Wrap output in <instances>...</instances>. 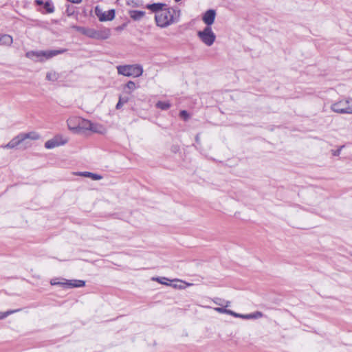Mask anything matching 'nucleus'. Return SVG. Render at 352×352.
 <instances>
[{"label": "nucleus", "mask_w": 352, "mask_h": 352, "mask_svg": "<svg viewBox=\"0 0 352 352\" xmlns=\"http://www.w3.org/2000/svg\"><path fill=\"white\" fill-rule=\"evenodd\" d=\"M180 10L167 6L160 14H156L155 20L157 26L164 28L179 21Z\"/></svg>", "instance_id": "1"}, {"label": "nucleus", "mask_w": 352, "mask_h": 352, "mask_svg": "<svg viewBox=\"0 0 352 352\" xmlns=\"http://www.w3.org/2000/svg\"><path fill=\"white\" fill-rule=\"evenodd\" d=\"M66 52V50H48V51H30L25 54L26 57L30 58L34 61L41 60L39 59L41 57H45L48 59L53 56L61 54Z\"/></svg>", "instance_id": "2"}, {"label": "nucleus", "mask_w": 352, "mask_h": 352, "mask_svg": "<svg viewBox=\"0 0 352 352\" xmlns=\"http://www.w3.org/2000/svg\"><path fill=\"white\" fill-rule=\"evenodd\" d=\"M118 73L124 76L139 77L142 75V67L139 65H119L117 67Z\"/></svg>", "instance_id": "3"}, {"label": "nucleus", "mask_w": 352, "mask_h": 352, "mask_svg": "<svg viewBox=\"0 0 352 352\" xmlns=\"http://www.w3.org/2000/svg\"><path fill=\"white\" fill-rule=\"evenodd\" d=\"M199 39L207 46H211L216 39V35L212 32V28L206 26L201 31L197 32Z\"/></svg>", "instance_id": "4"}, {"label": "nucleus", "mask_w": 352, "mask_h": 352, "mask_svg": "<svg viewBox=\"0 0 352 352\" xmlns=\"http://www.w3.org/2000/svg\"><path fill=\"white\" fill-rule=\"evenodd\" d=\"M34 4L42 6L37 9V11L42 14H52L55 11V7L52 0H34Z\"/></svg>", "instance_id": "5"}, {"label": "nucleus", "mask_w": 352, "mask_h": 352, "mask_svg": "<svg viewBox=\"0 0 352 352\" xmlns=\"http://www.w3.org/2000/svg\"><path fill=\"white\" fill-rule=\"evenodd\" d=\"M95 14L100 21H112L115 18V10L113 9L109 10L107 12H103L99 6H96Z\"/></svg>", "instance_id": "6"}, {"label": "nucleus", "mask_w": 352, "mask_h": 352, "mask_svg": "<svg viewBox=\"0 0 352 352\" xmlns=\"http://www.w3.org/2000/svg\"><path fill=\"white\" fill-rule=\"evenodd\" d=\"M349 100H340L331 105V110L338 113H349Z\"/></svg>", "instance_id": "7"}, {"label": "nucleus", "mask_w": 352, "mask_h": 352, "mask_svg": "<svg viewBox=\"0 0 352 352\" xmlns=\"http://www.w3.org/2000/svg\"><path fill=\"white\" fill-rule=\"evenodd\" d=\"M72 28L90 38H98L99 36V32L93 28H88L78 25H73Z\"/></svg>", "instance_id": "8"}, {"label": "nucleus", "mask_w": 352, "mask_h": 352, "mask_svg": "<svg viewBox=\"0 0 352 352\" xmlns=\"http://www.w3.org/2000/svg\"><path fill=\"white\" fill-rule=\"evenodd\" d=\"M81 130H89L94 132L97 131L94 124L91 121L79 117L78 132Z\"/></svg>", "instance_id": "9"}, {"label": "nucleus", "mask_w": 352, "mask_h": 352, "mask_svg": "<svg viewBox=\"0 0 352 352\" xmlns=\"http://www.w3.org/2000/svg\"><path fill=\"white\" fill-rule=\"evenodd\" d=\"M67 140L66 139L63 140L61 137L56 136L53 139L47 141L45 144L46 148L51 149L54 147L63 145L66 144Z\"/></svg>", "instance_id": "10"}, {"label": "nucleus", "mask_w": 352, "mask_h": 352, "mask_svg": "<svg viewBox=\"0 0 352 352\" xmlns=\"http://www.w3.org/2000/svg\"><path fill=\"white\" fill-rule=\"evenodd\" d=\"M216 16V12L214 10H208L203 15L202 20L206 26L210 27L214 23Z\"/></svg>", "instance_id": "11"}, {"label": "nucleus", "mask_w": 352, "mask_h": 352, "mask_svg": "<svg viewBox=\"0 0 352 352\" xmlns=\"http://www.w3.org/2000/svg\"><path fill=\"white\" fill-rule=\"evenodd\" d=\"M168 6L163 3H154L147 4L146 8L156 14H160Z\"/></svg>", "instance_id": "12"}, {"label": "nucleus", "mask_w": 352, "mask_h": 352, "mask_svg": "<svg viewBox=\"0 0 352 352\" xmlns=\"http://www.w3.org/2000/svg\"><path fill=\"white\" fill-rule=\"evenodd\" d=\"M65 280L64 287L67 288L82 287L85 285V281L82 280Z\"/></svg>", "instance_id": "13"}, {"label": "nucleus", "mask_w": 352, "mask_h": 352, "mask_svg": "<svg viewBox=\"0 0 352 352\" xmlns=\"http://www.w3.org/2000/svg\"><path fill=\"white\" fill-rule=\"evenodd\" d=\"M78 120L79 117H72L67 120V124L70 131L74 133H78Z\"/></svg>", "instance_id": "14"}, {"label": "nucleus", "mask_w": 352, "mask_h": 352, "mask_svg": "<svg viewBox=\"0 0 352 352\" xmlns=\"http://www.w3.org/2000/svg\"><path fill=\"white\" fill-rule=\"evenodd\" d=\"M23 142V138L21 135L19 134L17 136L14 137L11 141H10L6 145L3 147L6 148H13L16 146L19 145L21 143Z\"/></svg>", "instance_id": "15"}, {"label": "nucleus", "mask_w": 352, "mask_h": 352, "mask_svg": "<svg viewBox=\"0 0 352 352\" xmlns=\"http://www.w3.org/2000/svg\"><path fill=\"white\" fill-rule=\"evenodd\" d=\"M130 17L134 21H140L145 15V12L141 10H130Z\"/></svg>", "instance_id": "16"}, {"label": "nucleus", "mask_w": 352, "mask_h": 352, "mask_svg": "<svg viewBox=\"0 0 352 352\" xmlns=\"http://www.w3.org/2000/svg\"><path fill=\"white\" fill-rule=\"evenodd\" d=\"M79 175L89 177L93 180H100L102 178V177L100 175L93 173L91 172H80L78 173Z\"/></svg>", "instance_id": "17"}, {"label": "nucleus", "mask_w": 352, "mask_h": 352, "mask_svg": "<svg viewBox=\"0 0 352 352\" xmlns=\"http://www.w3.org/2000/svg\"><path fill=\"white\" fill-rule=\"evenodd\" d=\"M0 43L10 45L12 43V37L8 34H4L0 37Z\"/></svg>", "instance_id": "18"}, {"label": "nucleus", "mask_w": 352, "mask_h": 352, "mask_svg": "<svg viewBox=\"0 0 352 352\" xmlns=\"http://www.w3.org/2000/svg\"><path fill=\"white\" fill-rule=\"evenodd\" d=\"M21 135L23 138V141L25 140L26 139L37 140L39 138V135L34 132L21 133Z\"/></svg>", "instance_id": "19"}, {"label": "nucleus", "mask_w": 352, "mask_h": 352, "mask_svg": "<svg viewBox=\"0 0 352 352\" xmlns=\"http://www.w3.org/2000/svg\"><path fill=\"white\" fill-rule=\"evenodd\" d=\"M136 89L135 84L133 81H129L126 85L124 87V91L127 94H130L133 91H134Z\"/></svg>", "instance_id": "20"}, {"label": "nucleus", "mask_w": 352, "mask_h": 352, "mask_svg": "<svg viewBox=\"0 0 352 352\" xmlns=\"http://www.w3.org/2000/svg\"><path fill=\"white\" fill-rule=\"evenodd\" d=\"M155 106L162 110H167L170 107V103L169 102L158 101Z\"/></svg>", "instance_id": "21"}, {"label": "nucleus", "mask_w": 352, "mask_h": 352, "mask_svg": "<svg viewBox=\"0 0 352 352\" xmlns=\"http://www.w3.org/2000/svg\"><path fill=\"white\" fill-rule=\"evenodd\" d=\"M58 77V74L55 72H47L46 75V79L50 81H56Z\"/></svg>", "instance_id": "22"}, {"label": "nucleus", "mask_w": 352, "mask_h": 352, "mask_svg": "<svg viewBox=\"0 0 352 352\" xmlns=\"http://www.w3.org/2000/svg\"><path fill=\"white\" fill-rule=\"evenodd\" d=\"M129 101L128 97H119V100L116 106V109H120L122 105Z\"/></svg>", "instance_id": "23"}, {"label": "nucleus", "mask_w": 352, "mask_h": 352, "mask_svg": "<svg viewBox=\"0 0 352 352\" xmlns=\"http://www.w3.org/2000/svg\"><path fill=\"white\" fill-rule=\"evenodd\" d=\"M20 310H21L20 309H18L8 310L5 312L0 311V320L8 317V316H10L12 314L16 313V312L19 311Z\"/></svg>", "instance_id": "24"}, {"label": "nucleus", "mask_w": 352, "mask_h": 352, "mask_svg": "<svg viewBox=\"0 0 352 352\" xmlns=\"http://www.w3.org/2000/svg\"><path fill=\"white\" fill-rule=\"evenodd\" d=\"M65 13L68 16H72L76 13V8L71 5H67Z\"/></svg>", "instance_id": "25"}, {"label": "nucleus", "mask_w": 352, "mask_h": 352, "mask_svg": "<svg viewBox=\"0 0 352 352\" xmlns=\"http://www.w3.org/2000/svg\"><path fill=\"white\" fill-rule=\"evenodd\" d=\"M263 316V314L261 311H255L252 314H249L248 316L246 317L247 319H257L260 318Z\"/></svg>", "instance_id": "26"}, {"label": "nucleus", "mask_w": 352, "mask_h": 352, "mask_svg": "<svg viewBox=\"0 0 352 352\" xmlns=\"http://www.w3.org/2000/svg\"><path fill=\"white\" fill-rule=\"evenodd\" d=\"M214 310L220 314H226L231 316L232 310L226 309L224 307H215Z\"/></svg>", "instance_id": "27"}, {"label": "nucleus", "mask_w": 352, "mask_h": 352, "mask_svg": "<svg viewBox=\"0 0 352 352\" xmlns=\"http://www.w3.org/2000/svg\"><path fill=\"white\" fill-rule=\"evenodd\" d=\"M153 280L157 281L158 283L168 285L169 284L167 283V281H169V280L166 277H157L153 278Z\"/></svg>", "instance_id": "28"}, {"label": "nucleus", "mask_w": 352, "mask_h": 352, "mask_svg": "<svg viewBox=\"0 0 352 352\" xmlns=\"http://www.w3.org/2000/svg\"><path fill=\"white\" fill-rule=\"evenodd\" d=\"M179 116L185 121L189 118V114L186 110H182L179 112Z\"/></svg>", "instance_id": "29"}, {"label": "nucleus", "mask_w": 352, "mask_h": 352, "mask_svg": "<svg viewBox=\"0 0 352 352\" xmlns=\"http://www.w3.org/2000/svg\"><path fill=\"white\" fill-rule=\"evenodd\" d=\"M231 316L235 317V318H243V319H247V316H248V314H238V313H236L233 311H232V314H231Z\"/></svg>", "instance_id": "30"}, {"label": "nucleus", "mask_w": 352, "mask_h": 352, "mask_svg": "<svg viewBox=\"0 0 352 352\" xmlns=\"http://www.w3.org/2000/svg\"><path fill=\"white\" fill-rule=\"evenodd\" d=\"M57 280H58L57 278L52 279L50 280V284L52 285H61V286L64 287L65 281L64 282H60V281H58Z\"/></svg>", "instance_id": "31"}, {"label": "nucleus", "mask_w": 352, "mask_h": 352, "mask_svg": "<svg viewBox=\"0 0 352 352\" xmlns=\"http://www.w3.org/2000/svg\"><path fill=\"white\" fill-rule=\"evenodd\" d=\"M213 302L217 305H219V306H223L224 305V300L221 299V298H216L213 300Z\"/></svg>", "instance_id": "32"}, {"label": "nucleus", "mask_w": 352, "mask_h": 352, "mask_svg": "<svg viewBox=\"0 0 352 352\" xmlns=\"http://www.w3.org/2000/svg\"><path fill=\"white\" fill-rule=\"evenodd\" d=\"M348 109L349 110V114H352V99H349V106Z\"/></svg>", "instance_id": "33"}, {"label": "nucleus", "mask_w": 352, "mask_h": 352, "mask_svg": "<svg viewBox=\"0 0 352 352\" xmlns=\"http://www.w3.org/2000/svg\"><path fill=\"white\" fill-rule=\"evenodd\" d=\"M127 4H128L129 6L132 5L133 6H137L136 3H135L133 0H131V1H127Z\"/></svg>", "instance_id": "34"}, {"label": "nucleus", "mask_w": 352, "mask_h": 352, "mask_svg": "<svg viewBox=\"0 0 352 352\" xmlns=\"http://www.w3.org/2000/svg\"><path fill=\"white\" fill-rule=\"evenodd\" d=\"M68 1L73 3H80L82 0H67Z\"/></svg>", "instance_id": "35"}, {"label": "nucleus", "mask_w": 352, "mask_h": 352, "mask_svg": "<svg viewBox=\"0 0 352 352\" xmlns=\"http://www.w3.org/2000/svg\"><path fill=\"white\" fill-rule=\"evenodd\" d=\"M224 302H225V305H223L226 308L229 307L230 306V301H225L224 300Z\"/></svg>", "instance_id": "36"}, {"label": "nucleus", "mask_w": 352, "mask_h": 352, "mask_svg": "<svg viewBox=\"0 0 352 352\" xmlns=\"http://www.w3.org/2000/svg\"><path fill=\"white\" fill-rule=\"evenodd\" d=\"M196 142L199 143L200 141L199 134H197L195 137Z\"/></svg>", "instance_id": "37"}]
</instances>
